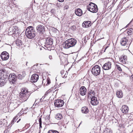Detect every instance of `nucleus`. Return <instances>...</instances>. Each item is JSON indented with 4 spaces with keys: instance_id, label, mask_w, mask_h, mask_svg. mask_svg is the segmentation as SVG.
<instances>
[{
    "instance_id": "obj_1",
    "label": "nucleus",
    "mask_w": 133,
    "mask_h": 133,
    "mask_svg": "<svg viewBox=\"0 0 133 133\" xmlns=\"http://www.w3.org/2000/svg\"><path fill=\"white\" fill-rule=\"evenodd\" d=\"M30 93L26 89L22 88L19 93L20 100L22 102L26 101L30 96Z\"/></svg>"
},
{
    "instance_id": "obj_2",
    "label": "nucleus",
    "mask_w": 133,
    "mask_h": 133,
    "mask_svg": "<svg viewBox=\"0 0 133 133\" xmlns=\"http://www.w3.org/2000/svg\"><path fill=\"white\" fill-rule=\"evenodd\" d=\"M25 33L27 37L30 39L32 38L35 36L34 29L32 26H29L27 28Z\"/></svg>"
},
{
    "instance_id": "obj_3",
    "label": "nucleus",
    "mask_w": 133,
    "mask_h": 133,
    "mask_svg": "<svg viewBox=\"0 0 133 133\" xmlns=\"http://www.w3.org/2000/svg\"><path fill=\"white\" fill-rule=\"evenodd\" d=\"M87 9L88 10L93 13L96 12L98 10L97 5L94 3H90L87 6Z\"/></svg>"
},
{
    "instance_id": "obj_4",
    "label": "nucleus",
    "mask_w": 133,
    "mask_h": 133,
    "mask_svg": "<svg viewBox=\"0 0 133 133\" xmlns=\"http://www.w3.org/2000/svg\"><path fill=\"white\" fill-rule=\"evenodd\" d=\"M100 67L98 65L94 66L92 69L91 72L95 76L98 75L100 73Z\"/></svg>"
},
{
    "instance_id": "obj_5",
    "label": "nucleus",
    "mask_w": 133,
    "mask_h": 133,
    "mask_svg": "<svg viewBox=\"0 0 133 133\" xmlns=\"http://www.w3.org/2000/svg\"><path fill=\"white\" fill-rule=\"evenodd\" d=\"M53 43V39L51 38L48 37L46 39L44 46L48 48L52 47Z\"/></svg>"
},
{
    "instance_id": "obj_6",
    "label": "nucleus",
    "mask_w": 133,
    "mask_h": 133,
    "mask_svg": "<svg viewBox=\"0 0 133 133\" xmlns=\"http://www.w3.org/2000/svg\"><path fill=\"white\" fill-rule=\"evenodd\" d=\"M17 77L15 74H9L8 80L11 84H15L16 81Z\"/></svg>"
},
{
    "instance_id": "obj_7",
    "label": "nucleus",
    "mask_w": 133,
    "mask_h": 133,
    "mask_svg": "<svg viewBox=\"0 0 133 133\" xmlns=\"http://www.w3.org/2000/svg\"><path fill=\"white\" fill-rule=\"evenodd\" d=\"M120 43L121 45L124 46L125 48H126L129 46L130 43L127 38H122L120 41Z\"/></svg>"
},
{
    "instance_id": "obj_8",
    "label": "nucleus",
    "mask_w": 133,
    "mask_h": 133,
    "mask_svg": "<svg viewBox=\"0 0 133 133\" xmlns=\"http://www.w3.org/2000/svg\"><path fill=\"white\" fill-rule=\"evenodd\" d=\"M6 76L1 74L0 75V87L4 86L6 82Z\"/></svg>"
},
{
    "instance_id": "obj_9",
    "label": "nucleus",
    "mask_w": 133,
    "mask_h": 133,
    "mask_svg": "<svg viewBox=\"0 0 133 133\" xmlns=\"http://www.w3.org/2000/svg\"><path fill=\"white\" fill-rule=\"evenodd\" d=\"M64 104L63 101L61 99H57L55 101L54 104L55 107L58 108L62 107Z\"/></svg>"
},
{
    "instance_id": "obj_10",
    "label": "nucleus",
    "mask_w": 133,
    "mask_h": 133,
    "mask_svg": "<svg viewBox=\"0 0 133 133\" xmlns=\"http://www.w3.org/2000/svg\"><path fill=\"white\" fill-rule=\"evenodd\" d=\"M1 56L2 59L3 60H7L9 57V54L6 51L2 52Z\"/></svg>"
},
{
    "instance_id": "obj_11",
    "label": "nucleus",
    "mask_w": 133,
    "mask_h": 133,
    "mask_svg": "<svg viewBox=\"0 0 133 133\" xmlns=\"http://www.w3.org/2000/svg\"><path fill=\"white\" fill-rule=\"evenodd\" d=\"M111 62L110 61H108L103 65V68L105 70H108L111 68Z\"/></svg>"
},
{
    "instance_id": "obj_12",
    "label": "nucleus",
    "mask_w": 133,
    "mask_h": 133,
    "mask_svg": "<svg viewBox=\"0 0 133 133\" xmlns=\"http://www.w3.org/2000/svg\"><path fill=\"white\" fill-rule=\"evenodd\" d=\"M69 44L71 47H72L74 46L76 43L77 41L74 38H71L67 40Z\"/></svg>"
},
{
    "instance_id": "obj_13",
    "label": "nucleus",
    "mask_w": 133,
    "mask_h": 133,
    "mask_svg": "<svg viewBox=\"0 0 133 133\" xmlns=\"http://www.w3.org/2000/svg\"><path fill=\"white\" fill-rule=\"evenodd\" d=\"M39 76L38 75L36 74H33L31 76V81L33 82H36L38 79Z\"/></svg>"
},
{
    "instance_id": "obj_14",
    "label": "nucleus",
    "mask_w": 133,
    "mask_h": 133,
    "mask_svg": "<svg viewBox=\"0 0 133 133\" xmlns=\"http://www.w3.org/2000/svg\"><path fill=\"white\" fill-rule=\"evenodd\" d=\"M36 30L38 32L41 33L44 31L45 28L43 25H38L36 27Z\"/></svg>"
},
{
    "instance_id": "obj_15",
    "label": "nucleus",
    "mask_w": 133,
    "mask_h": 133,
    "mask_svg": "<svg viewBox=\"0 0 133 133\" xmlns=\"http://www.w3.org/2000/svg\"><path fill=\"white\" fill-rule=\"evenodd\" d=\"M90 98H91V103L92 105H96L98 103V101L97 100L95 96Z\"/></svg>"
},
{
    "instance_id": "obj_16",
    "label": "nucleus",
    "mask_w": 133,
    "mask_h": 133,
    "mask_svg": "<svg viewBox=\"0 0 133 133\" xmlns=\"http://www.w3.org/2000/svg\"><path fill=\"white\" fill-rule=\"evenodd\" d=\"M87 89L84 86L81 87L79 90V92L80 95L82 96L85 95L86 93Z\"/></svg>"
},
{
    "instance_id": "obj_17",
    "label": "nucleus",
    "mask_w": 133,
    "mask_h": 133,
    "mask_svg": "<svg viewBox=\"0 0 133 133\" xmlns=\"http://www.w3.org/2000/svg\"><path fill=\"white\" fill-rule=\"evenodd\" d=\"M121 110L123 113L126 114L128 112L129 109L127 106L126 105H123L121 109Z\"/></svg>"
},
{
    "instance_id": "obj_18",
    "label": "nucleus",
    "mask_w": 133,
    "mask_h": 133,
    "mask_svg": "<svg viewBox=\"0 0 133 133\" xmlns=\"http://www.w3.org/2000/svg\"><path fill=\"white\" fill-rule=\"evenodd\" d=\"M91 25V22L87 21L84 22L82 24V26L83 27L88 28Z\"/></svg>"
},
{
    "instance_id": "obj_19",
    "label": "nucleus",
    "mask_w": 133,
    "mask_h": 133,
    "mask_svg": "<svg viewBox=\"0 0 133 133\" xmlns=\"http://www.w3.org/2000/svg\"><path fill=\"white\" fill-rule=\"evenodd\" d=\"M119 61L121 63L123 64L126 63L127 61V57L125 56H121L119 58Z\"/></svg>"
},
{
    "instance_id": "obj_20",
    "label": "nucleus",
    "mask_w": 133,
    "mask_h": 133,
    "mask_svg": "<svg viewBox=\"0 0 133 133\" xmlns=\"http://www.w3.org/2000/svg\"><path fill=\"white\" fill-rule=\"evenodd\" d=\"M75 13L77 16H80L82 14V10L79 8L75 10Z\"/></svg>"
},
{
    "instance_id": "obj_21",
    "label": "nucleus",
    "mask_w": 133,
    "mask_h": 133,
    "mask_svg": "<svg viewBox=\"0 0 133 133\" xmlns=\"http://www.w3.org/2000/svg\"><path fill=\"white\" fill-rule=\"evenodd\" d=\"M69 45L67 40L63 44V46L64 48L67 49L71 47V46H70Z\"/></svg>"
},
{
    "instance_id": "obj_22",
    "label": "nucleus",
    "mask_w": 133,
    "mask_h": 133,
    "mask_svg": "<svg viewBox=\"0 0 133 133\" xmlns=\"http://www.w3.org/2000/svg\"><path fill=\"white\" fill-rule=\"evenodd\" d=\"M116 95L118 98H121L123 96V93L121 91H117L116 92Z\"/></svg>"
},
{
    "instance_id": "obj_23",
    "label": "nucleus",
    "mask_w": 133,
    "mask_h": 133,
    "mask_svg": "<svg viewBox=\"0 0 133 133\" xmlns=\"http://www.w3.org/2000/svg\"><path fill=\"white\" fill-rule=\"evenodd\" d=\"M89 111L88 109L86 107H84L82 108L81 111L83 113L86 114Z\"/></svg>"
},
{
    "instance_id": "obj_24",
    "label": "nucleus",
    "mask_w": 133,
    "mask_h": 133,
    "mask_svg": "<svg viewBox=\"0 0 133 133\" xmlns=\"http://www.w3.org/2000/svg\"><path fill=\"white\" fill-rule=\"evenodd\" d=\"M95 93L94 91L92 90H90L88 94V97L89 98L94 97Z\"/></svg>"
},
{
    "instance_id": "obj_25",
    "label": "nucleus",
    "mask_w": 133,
    "mask_h": 133,
    "mask_svg": "<svg viewBox=\"0 0 133 133\" xmlns=\"http://www.w3.org/2000/svg\"><path fill=\"white\" fill-rule=\"evenodd\" d=\"M18 29L17 27L16 26H13L12 27H10L9 28V30H12V32H14L13 34L16 32L17 31Z\"/></svg>"
},
{
    "instance_id": "obj_26",
    "label": "nucleus",
    "mask_w": 133,
    "mask_h": 133,
    "mask_svg": "<svg viewBox=\"0 0 133 133\" xmlns=\"http://www.w3.org/2000/svg\"><path fill=\"white\" fill-rule=\"evenodd\" d=\"M15 43L17 46H20L22 45V42L19 39H17Z\"/></svg>"
},
{
    "instance_id": "obj_27",
    "label": "nucleus",
    "mask_w": 133,
    "mask_h": 133,
    "mask_svg": "<svg viewBox=\"0 0 133 133\" xmlns=\"http://www.w3.org/2000/svg\"><path fill=\"white\" fill-rule=\"evenodd\" d=\"M55 117L58 120H60L62 118V117L61 114H57L56 115Z\"/></svg>"
},
{
    "instance_id": "obj_28",
    "label": "nucleus",
    "mask_w": 133,
    "mask_h": 133,
    "mask_svg": "<svg viewBox=\"0 0 133 133\" xmlns=\"http://www.w3.org/2000/svg\"><path fill=\"white\" fill-rule=\"evenodd\" d=\"M103 133H112V131L110 129L106 128Z\"/></svg>"
},
{
    "instance_id": "obj_29",
    "label": "nucleus",
    "mask_w": 133,
    "mask_h": 133,
    "mask_svg": "<svg viewBox=\"0 0 133 133\" xmlns=\"http://www.w3.org/2000/svg\"><path fill=\"white\" fill-rule=\"evenodd\" d=\"M133 33V29L132 28H130L128 29L127 31L128 34L129 35H131Z\"/></svg>"
},
{
    "instance_id": "obj_30",
    "label": "nucleus",
    "mask_w": 133,
    "mask_h": 133,
    "mask_svg": "<svg viewBox=\"0 0 133 133\" xmlns=\"http://www.w3.org/2000/svg\"><path fill=\"white\" fill-rule=\"evenodd\" d=\"M115 68H117L119 71H122V69L121 68L120 66L119 65L117 64H116L115 65Z\"/></svg>"
},
{
    "instance_id": "obj_31",
    "label": "nucleus",
    "mask_w": 133,
    "mask_h": 133,
    "mask_svg": "<svg viewBox=\"0 0 133 133\" xmlns=\"http://www.w3.org/2000/svg\"><path fill=\"white\" fill-rule=\"evenodd\" d=\"M48 133H59V132L56 130H49Z\"/></svg>"
},
{
    "instance_id": "obj_32",
    "label": "nucleus",
    "mask_w": 133,
    "mask_h": 133,
    "mask_svg": "<svg viewBox=\"0 0 133 133\" xmlns=\"http://www.w3.org/2000/svg\"><path fill=\"white\" fill-rule=\"evenodd\" d=\"M17 119V117H14L13 120H12L11 122V124H13L14 123V122H15Z\"/></svg>"
},
{
    "instance_id": "obj_33",
    "label": "nucleus",
    "mask_w": 133,
    "mask_h": 133,
    "mask_svg": "<svg viewBox=\"0 0 133 133\" xmlns=\"http://www.w3.org/2000/svg\"><path fill=\"white\" fill-rule=\"evenodd\" d=\"M24 76H23L21 74H19L18 76V78L19 79H22Z\"/></svg>"
},
{
    "instance_id": "obj_34",
    "label": "nucleus",
    "mask_w": 133,
    "mask_h": 133,
    "mask_svg": "<svg viewBox=\"0 0 133 133\" xmlns=\"http://www.w3.org/2000/svg\"><path fill=\"white\" fill-rule=\"evenodd\" d=\"M51 91V90H49L48 91H47L44 94V96H45L47 94H48L50 93Z\"/></svg>"
},
{
    "instance_id": "obj_35",
    "label": "nucleus",
    "mask_w": 133,
    "mask_h": 133,
    "mask_svg": "<svg viewBox=\"0 0 133 133\" xmlns=\"http://www.w3.org/2000/svg\"><path fill=\"white\" fill-rule=\"evenodd\" d=\"M46 81L47 82V84H49L50 83V80L49 78H47Z\"/></svg>"
},
{
    "instance_id": "obj_36",
    "label": "nucleus",
    "mask_w": 133,
    "mask_h": 133,
    "mask_svg": "<svg viewBox=\"0 0 133 133\" xmlns=\"http://www.w3.org/2000/svg\"><path fill=\"white\" fill-rule=\"evenodd\" d=\"M108 46H106L105 48L104 49V50L103 51V52H102V50H101V53H103L104 52H105V50H106V49L108 48Z\"/></svg>"
},
{
    "instance_id": "obj_37",
    "label": "nucleus",
    "mask_w": 133,
    "mask_h": 133,
    "mask_svg": "<svg viewBox=\"0 0 133 133\" xmlns=\"http://www.w3.org/2000/svg\"><path fill=\"white\" fill-rule=\"evenodd\" d=\"M55 10L54 9H52L51 10V12L52 14L55 13Z\"/></svg>"
},
{
    "instance_id": "obj_38",
    "label": "nucleus",
    "mask_w": 133,
    "mask_h": 133,
    "mask_svg": "<svg viewBox=\"0 0 133 133\" xmlns=\"http://www.w3.org/2000/svg\"><path fill=\"white\" fill-rule=\"evenodd\" d=\"M39 125L40 126H41L42 124V122L41 120V118H40L39 119Z\"/></svg>"
},
{
    "instance_id": "obj_39",
    "label": "nucleus",
    "mask_w": 133,
    "mask_h": 133,
    "mask_svg": "<svg viewBox=\"0 0 133 133\" xmlns=\"http://www.w3.org/2000/svg\"><path fill=\"white\" fill-rule=\"evenodd\" d=\"M49 58L50 60H52V57L51 55H49Z\"/></svg>"
},
{
    "instance_id": "obj_40",
    "label": "nucleus",
    "mask_w": 133,
    "mask_h": 133,
    "mask_svg": "<svg viewBox=\"0 0 133 133\" xmlns=\"http://www.w3.org/2000/svg\"><path fill=\"white\" fill-rule=\"evenodd\" d=\"M50 117H49V116H48L47 117V119L49 120Z\"/></svg>"
},
{
    "instance_id": "obj_41",
    "label": "nucleus",
    "mask_w": 133,
    "mask_h": 133,
    "mask_svg": "<svg viewBox=\"0 0 133 133\" xmlns=\"http://www.w3.org/2000/svg\"><path fill=\"white\" fill-rule=\"evenodd\" d=\"M64 0H58V1L60 2H62L64 1Z\"/></svg>"
},
{
    "instance_id": "obj_42",
    "label": "nucleus",
    "mask_w": 133,
    "mask_h": 133,
    "mask_svg": "<svg viewBox=\"0 0 133 133\" xmlns=\"http://www.w3.org/2000/svg\"><path fill=\"white\" fill-rule=\"evenodd\" d=\"M64 71L63 70H62L61 71V74L63 75V74Z\"/></svg>"
},
{
    "instance_id": "obj_43",
    "label": "nucleus",
    "mask_w": 133,
    "mask_h": 133,
    "mask_svg": "<svg viewBox=\"0 0 133 133\" xmlns=\"http://www.w3.org/2000/svg\"><path fill=\"white\" fill-rule=\"evenodd\" d=\"M16 105H17V104H15L14 105V108H16V106H15Z\"/></svg>"
},
{
    "instance_id": "obj_44",
    "label": "nucleus",
    "mask_w": 133,
    "mask_h": 133,
    "mask_svg": "<svg viewBox=\"0 0 133 133\" xmlns=\"http://www.w3.org/2000/svg\"><path fill=\"white\" fill-rule=\"evenodd\" d=\"M131 77L132 78V79L133 80V75H132L131 76Z\"/></svg>"
},
{
    "instance_id": "obj_45",
    "label": "nucleus",
    "mask_w": 133,
    "mask_h": 133,
    "mask_svg": "<svg viewBox=\"0 0 133 133\" xmlns=\"http://www.w3.org/2000/svg\"><path fill=\"white\" fill-rule=\"evenodd\" d=\"M21 120V119H19V120L17 122V123L18 122L20 121V120Z\"/></svg>"
},
{
    "instance_id": "obj_46",
    "label": "nucleus",
    "mask_w": 133,
    "mask_h": 133,
    "mask_svg": "<svg viewBox=\"0 0 133 133\" xmlns=\"http://www.w3.org/2000/svg\"><path fill=\"white\" fill-rule=\"evenodd\" d=\"M104 49V48H103L101 50H102V52H103V49Z\"/></svg>"
},
{
    "instance_id": "obj_47",
    "label": "nucleus",
    "mask_w": 133,
    "mask_h": 133,
    "mask_svg": "<svg viewBox=\"0 0 133 133\" xmlns=\"http://www.w3.org/2000/svg\"><path fill=\"white\" fill-rule=\"evenodd\" d=\"M128 25H127V26H126L125 27H126L127 28V27H128Z\"/></svg>"
},
{
    "instance_id": "obj_48",
    "label": "nucleus",
    "mask_w": 133,
    "mask_h": 133,
    "mask_svg": "<svg viewBox=\"0 0 133 133\" xmlns=\"http://www.w3.org/2000/svg\"><path fill=\"white\" fill-rule=\"evenodd\" d=\"M109 0H108V1H109Z\"/></svg>"
}]
</instances>
